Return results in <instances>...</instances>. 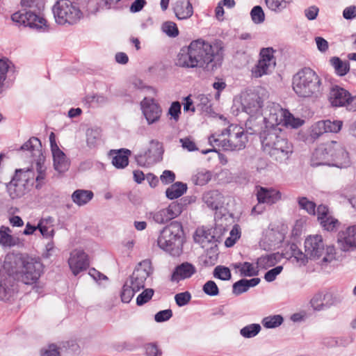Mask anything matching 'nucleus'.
Wrapping results in <instances>:
<instances>
[{"label": "nucleus", "instance_id": "9b49d317", "mask_svg": "<svg viewBox=\"0 0 356 356\" xmlns=\"http://www.w3.org/2000/svg\"><path fill=\"white\" fill-rule=\"evenodd\" d=\"M273 53L274 50L272 47L261 49L258 63L252 70L253 76L256 78L261 77L272 72L276 64Z\"/></svg>", "mask_w": 356, "mask_h": 356}, {"label": "nucleus", "instance_id": "cd10ccee", "mask_svg": "<svg viewBox=\"0 0 356 356\" xmlns=\"http://www.w3.org/2000/svg\"><path fill=\"white\" fill-rule=\"evenodd\" d=\"M285 254L289 255L290 258H293L300 265H305L308 261L306 252H302L298 245L294 243H289L286 245Z\"/></svg>", "mask_w": 356, "mask_h": 356}, {"label": "nucleus", "instance_id": "393cba45", "mask_svg": "<svg viewBox=\"0 0 356 356\" xmlns=\"http://www.w3.org/2000/svg\"><path fill=\"white\" fill-rule=\"evenodd\" d=\"M310 302L314 310L320 311L329 308L334 304L333 294L332 292L318 293L312 298Z\"/></svg>", "mask_w": 356, "mask_h": 356}, {"label": "nucleus", "instance_id": "1a4fd4ad", "mask_svg": "<svg viewBox=\"0 0 356 356\" xmlns=\"http://www.w3.org/2000/svg\"><path fill=\"white\" fill-rule=\"evenodd\" d=\"M163 149L158 140H152L147 149L136 154L137 163L143 167H149L161 161L163 159Z\"/></svg>", "mask_w": 356, "mask_h": 356}, {"label": "nucleus", "instance_id": "39448f33", "mask_svg": "<svg viewBox=\"0 0 356 356\" xmlns=\"http://www.w3.org/2000/svg\"><path fill=\"white\" fill-rule=\"evenodd\" d=\"M184 231L182 225L173 221L165 227L157 239L159 247L173 257H178L182 252Z\"/></svg>", "mask_w": 356, "mask_h": 356}, {"label": "nucleus", "instance_id": "e433bc0d", "mask_svg": "<svg viewBox=\"0 0 356 356\" xmlns=\"http://www.w3.org/2000/svg\"><path fill=\"white\" fill-rule=\"evenodd\" d=\"M87 146L92 149L97 147L102 140V130L98 127L88 128L86 132Z\"/></svg>", "mask_w": 356, "mask_h": 356}, {"label": "nucleus", "instance_id": "ddd939ff", "mask_svg": "<svg viewBox=\"0 0 356 356\" xmlns=\"http://www.w3.org/2000/svg\"><path fill=\"white\" fill-rule=\"evenodd\" d=\"M183 204L177 202H172L167 208L149 213V218L158 224H165L181 214Z\"/></svg>", "mask_w": 356, "mask_h": 356}, {"label": "nucleus", "instance_id": "6e6d98bb", "mask_svg": "<svg viewBox=\"0 0 356 356\" xmlns=\"http://www.w3.org/2000/svg\"><path fill=\"white\" fill-rule=\"evenodd\" d=\"M204 293L210 296H216L219 294V289L213 280L207 281L202 287Z\"/></svg>", "mask_w": 356, "mask_h": 356}, {"label": "nucleus", "instance_id": "f3484780", "mask_svg": "<svg viewBox=\"0 0 356 356\" xmlns=\"http://www.w3.org/2000/svg\"><path fill=\"white\" fill-rule=\"evenodd\" d=\"M305 252L310 259H319L325 252V244L321 235L308 236L305 241Z\"/></svg>", "mask_w": 356, "mask_h": 356}, {"label": "nucleus", "instance_id": "7c9ffc66", "mask_svg": "<svg viewBox=\"0 0 356 356\" xmlns=\"http://www.w3.org/2000/svg\"><path fill=\"white\" fill-rule=\"evenodd\" d=\"M193 238L196 243L204 248L206 243H213L215 236H211V228L202 227L196 229Z\"/></svg>", "mask_w": 356, "mask_h": 356}, {"label": "nucleus", "instance_id": "0e129e2a", "mask_svg": "<svg viewBox=\"0 0 356 356\" xmlns=\"http://www.w3.org/2000/svg\"><path fill=\"white\" fill-rule=\"evenodd\" d=\"M172 316V311L170 309L159 311L154 315V320L157 323L167 321Z\"/></svg>", "mask_w": 356, "mask_h": 356}, {"label": "nucleus", "instance_id": "c9c22d12", "mask_svg": "<svg viewBox=\"0 0 356 356\" xmlns=\"http://www.w3.org/2000/svg\"><path fill=\"white\" fill-rule=\"evenodd\" d=\"M280 259V256L278 253H273L266 254L259 257L257 259L256 264L257 265L259 270L260 269L266 270L270 267L274 266Z\"/></svg>", "mask_w": 356, "mask_h": 356}, {"label": "nucleus", "instance_id": "412c9836", "mask_svg": "<svg viewBox=\"0 0 356 356\" xmlns=\"http://www.w3.org/2000/svg\"><path fill=\"white\" fill-rule=\"evenodd\" d=\"M196 268L189 262H183L177 266L170 277L172 282H179L181 280L191 277L196 273Z\"/></svg>", "mask_w": 356, "mask_h": 356}, {"label": "nucleus", "instance_id": "338daca9", "mask_svg": "<svg viewBox=\"0 0 356 356\" xmlns=\"http://www.w3.org/2000/svg\"><path fill=\"white\" fill-rule=\"evenodd\" d=\"M343 17L347 21H352L356 18V6L351 5L346 7L342 13Z\"/></svg>", "mask_w": 356, "mask_h": 356}, {"label": "nucleus", "instance_id": "c03bdc74", "mask_svg": "<svg viewBox=\"0 0 356 356\" xmlns=\"http://www.w3.org/2000/svg\"><path fill=\"white\" fill-rule=\"evenodd\" d=\"M10 232L8 227H1L0 229V244L3 246L13 247L17 244V239L10 234Z\"/></svg>", "mask_w": 356, "mask_h": 356}, {"label": "nucleus", "instance_id": "2f4dec72", "mask_svg": "<svg viewBox=\"0 0 356 356\" xmlns=\"http://www.w3.org/2000/svg\"><path fill=\"white\" fill-rule=\"evenodd\" d=\"M42 144L40 140L36 137H31L28 141L21 146V149L26 150L31 152L33 160L35 158L40 157L42 155Z\"/></svg>", "mask_w": 356, "mask_h": 356}, {"label": "nucleus", "instance_id": "3c124183", "mask_svg": "<svg viewBox=\"0 0 356 356\" xmlns=\"http://www.w3.org/2000/svg\"><path fill=\"white\" fill-rule=\"evenodd\" d=\"M303 124V120L296 118L289 111L286 110V118H284L283 126L296 129Z\"/></svg>", "mask_w": 356, "mask_h": 356}, {"label": "nucleus", "instance_id": "4c0bfd02", "mask_svg": "<svg viewBox=\"0 0 356 356\" xmlns=\"http://www.w3.org/2000/svg\"><path fill=\"white\" fill-rule=\"evenodd\" d=\"M187 184L181 181H177L169 186L165 191V195L170 200H174L181 197L187 191Z\"/></svg>", "mask_w": 356, "mask_h": 356}, {"label": "nucleus", "instance_id": "dca6fc26", "mask_svg": "<svg viewBox=\"0 0 356 356\" xmlns=\"http://www.w3.org/2000/svg\"><path fill=\"white\" fill-rule=\"evenodd\" d=\"M264 101L257 92L244 95L242 99V108L250 116L262 115Z\"/></svg>", "mask_w": 356, "mask_h": 356}, {"label": "nucleus", "instance_id": "e2e57ef3", "mask_svg": "<svg viewBox=\"0 0 356 356\" xmlns=\"http://www.w3.org/2000/svg\"><path fill=\"white\" fill-rule=\"evenodd\" d=\"M283 270L282 266H277L269 270L264 275V279L266 282H271L276 279V277L281 273Z\"/></svg>", "mask_w": 356, "mask_h": 356}, {"label": "nucleus", "instance_id": "5fc2aeb1", "mask_svg": "<svg viewBox=\"0 0 356 356\" xmlns=\"http://www.w3.org/2000/svg\"><path fill=\"white\" fill-rule=\"evenodd\" d=\"M250 16L254 24H261L265 20V14L260 6H255L252 8Z\"/></svg>", "mask_w": 356, "mask_h": 356}, {"label": "nucleus", "instance_id": "f8f14e48", "mask_svg": "<svg viewBox=\"0 0 356 356\" xmlns=\"http://www.w3.org/2000/svg\"><path fill=\"white\" fill-rule=\"evenodd\" d=\"M152 273V263L149 259H145L140 262L135 268L132 275L129 277V284L136 291H140L145 286L147 278Z\"/></svg>", "mask_w": 356, "mask_h": 356}, {"label": "nucleus", "instance_id": "864d4df0", "mask_svg": "<svg viewBox=\"0 0 356 356\" xmlns=\"http://www.w3.org/2000/svg\"><path fill=\"white\" fill-rule=\"evenodd\" d=\"M162 31L171 38H175L179 35L177 24L171 21H167L162 24Z\"/></svg>", "mask_w": 356, "mask_h": 356}, {"label": "nucleus", "instance_id": "09e8293b", "mask_svg": "<svg viewBox=\"0 0 356 356\" xmlns=\"http://www.w3.org/2000/svg\"><path fill=\"white\" fill-rule=\"evenodd\" d=\"M265 3L270 10L280 13L287 7L289 2L286 0H265Z\"/></svg>", "mask_w": 356, "mask_h": 356}, {"label": "nucleus", "instance_id": "a18cd8bd", "mask_svg": "<svg viewBox=\"0 0 356 356\" xmlns=\"http://www.w3.org/2000/svg\"><path fill=\"white\" fill-rule=\"evenodd\" d=\"M297 202L300 209L305 211L309 215H316V204L315 202L310 201L307 197H298Z\"/></svg>", "mask_w": 356, "mask_h": 356}, {"label": "nucleus", "instance_id": "c85d7f7f", "mask_svg": "<svg viewBox=\"0 0 356 356\" xmlns=\"http://www.w3.org/2000/svg\"><path fill=\"white\" fill-rule=\"evenodd\" d=\"M54 160V169L58 172H65L68 170L70 161L65 153L60 149L51 151Z\"/></svg>", "mask_w": 356, "mask_h": 356}, {"label": "nucleus", "instance_id": "9d476101", "mask_svg": "<svg viewBox=\"0 0 356 356\" xmlns=\"http://www.w3.org/2000/svg\"><path fill=\"white\" fill-rule=\"evenodd\" d=\"M286 118V109L282 108L278 104L271 103L267 106L264 115L260 121H264V129H281Z\"/></svg>", "mask_w": 356, "mask_h": 356}, {"label": "nucleus", "instance_id": "052dcab7", "mask_svg": "<svg viewBox=\"0 0 356 356\" xmlns=\"http://www.w3.org/2000/svg\"><path fill=\"white\" fill-rule=\"evenodd\" d=\"M168 113L171 118L177 122L181 114V104L179 102H173L168 109Z\"/></svg>", "mask_w": 356, "mask_h": 356}, {"label": "nucleus", "instance_id": "72a5a7b5", "mask_svg": "<svg viewBox=\"0 0 356 356\" xmlns=\"http://www.w3.org/2000/svg\"><path fill=\"white\" fill-rule=\"evenodd\" d=\"M94 194L92 191L77 189L73 192L71 198L74 204L81 207L86 204L93 198Z\"/></svg>", "mask_w": 356, "mask_h": 356}, {"label": "nucleus", "instance_id": "a211bd4d", "mask_svg": "<svg viewBox=\"0 0 356 356\" xmlns=\"http://www.w3.org/2000/svg\"><path fill=\"white\" fill-rule=\"evenodd\" d=\"M140 107L148 124H152L159 120L162 109L154 99L145 97L140 102Z\"/></svg>", "mask_w": 356, "mask_h": 356}, {"label": "nucleus", "instance_id": "473e14b6", "mask_svg": "<svg viewBox=\"0 0 356 356\" xmlns=\"http://www.w3.org/2000/svg\"><path fill=\"white\" fill-rule=\"evenodd\" d=\"M232 266L234 269H238L242 277H253L259 275V269L257 264L254 266L252 263L245 261L232 264Z\"/></svg>", "mask_w": 356, "mask_h": 356}, {"label": "nucleus", "instance_id": "6e6552de", "mask_svg": "<svg viewBox=\"0 0 356 356\" xmlns=\"http://www.w3.org/2000/svg\"><path fill=\"white\" fill-rule=\"evenodd\" d=\"M34 184V171L32 169H17L9 183L7 192L12 199L19 198L29 191V186Z\"/></svg>", "mask_w": 356, "mask_h": 356}, {"label": "nucleus", "instance_id": "58836bf2", "mask_svg": "<svg viewBox=\"0 0 356 356\" xmlns=\"http://www.w3.org/2000/svg\"><path fill=\"white\" fill-rule=\"evenodd\" d=\"M131 151L127 149H120L115 152V155L113 157L112 164L116 168H124L129 164V156Z\"/></svg>", "mask_w": 356, "mask_h": 356}, {"label": "nucleus", "instance_id": "f257e3e1", "mask_svg": "<svg viewBox=\"0 0 356 356\" xmlns=\"http://www.w3.org/2000/svg\"><path fill=\"white\" fill-rule=\"evenodd\" d=\"M223 58L224 47L221 41L211 44L200 38L180 49L175 64L181 67L202 68L211 72L222 65Z\"/></svg>", "mask_w": 356, "mask_h": 356}, {"label": "nucleus", "instance_id": "7ed1b4c3", "mask_svg": "<svg viewBox=\"0 0 356 356\" xmlns=\"http://www.w3.org/2000/svg\"><path fill=\"white\" fill-rule=\"evenodd\" d=\"M247 142L248 136L243 128L236 124H230L220 134L215 133L210 136L209 143L214 149L202 150V153L207 154L212 151L216 152V147L224 151H239L245 148Z\"/></svg>", "mask_w": 356, "mask_h": 356}, {"label": "nucleus", "instance_id": "6ab92c4d", "mask_svg": "<svg viewBox=\"0 0 356 356\" xmlns=\"http://www.w3.org/2000/svg\"><path fill=\"white\" fill-rule=\"evenodd\" d=\"M334 131V122L330 120H319L314 123L310 129L309 135L304 139L305 143H313L324 134Z\"/></svg>", "mask_w": 356, "mask_h": 356}, {"label": "nucleus", "instance_id": "4468645a", "mask_svg": "<svg viewBox=\"0 0 356 356\" xmlns=\"http://www.w3.org/2000/svg\"><path fill=\"white\" fill-rule=\"evenodd\" d=\"M42 271V264L33 259L23 261V267L19 279L25 284H32L37 282Z\"/></svg>", "mask_w": 356, "mask_h": 356}, {"label": "nucleus", "instance_id": "b1692460", "mask_svg": "<svg viewBox=\"0 0 356 356\" xmlns=\"http://www.w3.org/2000/svg\"><path fill=\"white\" fill-rule=\"evenodd\" d=\"M314 155L318 159L322 161L319 164L334 166V163L327 162L332 161L334 156V140H331L330 143L323 144L320 146L316 149Z\"/></svg>", "mask_w": 356, "mask_h": 356}, {"label": "nucleus", "instance_id": "423d86ee", "mask_svg": "<svg viewBox=\"0 0 356 356\" xmlns=\"http://www.w3.org/2000/svg\"><path fill=\"white\" fill-rule=\"evenodd\" d=\"M21 4L24 8H31L35 6V0H21ZM11 19L18 25L42 31H45L47 28V21L44 17L32 10H26V8L13 13Z\"/></svg>", "mask_w": 356, "mask_h": 356}, {"label": "nucleus", "instance_id": "aec40b11", "mask_svg": "<svg viewBox=\"0 0 356 356\" xmlns=\"http://www.w3.org/2000/svg\"><path fill=\"white\" fill-rule=\"evenodd\" d=\"M68 264L72 273L76 275L89 266L88 255L83 250H75L70 253Z\"/></svg>", "mask_w": 356, "mask_h": 356}, {"label": "nucleus", "instance_id": "20e7f679", "mask_svg": "<svg viewBox=\"0 0 356 356\" xmlns=\"http://www.w3.org/2000/svg\"><path fill=\"white\" fill-rule=\"evenodd\" d=\"M321 79L309 67H304L293 77L292 86L296 94L303 98L317 97L322 90Z\"/></svg>", "mask_w": 356, "mask_h": 356}, {"label": "nucleus", "instance_id": "0eeeda50", "mask_svg": "<svg viewBox=\"0 0 356 356\" xmlns=\"http://www.w3.org/2000/svg\"><path fill=\"white\" fill-rule=\"evenodd\" d=\"M52 10L56 22L60 25H74L83 17V13L76 4L69 0L57 1Z\"/></svg>", "mask_w": 356, "mask_h": 356}, {"label": "nucleus", "instance_id": "4d7b16f0", "mask_svg": "<svg viewBox=\"0 0 356 356\" xmlns=\"http://www.w3.org/2000/svg\"><path fill=\"white\" fill-rule=\"evenodd\" d=\"M154 290L152 289H146L141 293H140L136 298V304L138 306H142L150 300L154 295Z\"/></svg>", "mask_w": 356, "mask_h": 356}, {"label": "nucleus", "instance_id": "c756f323", "mask_svg": "<svg viewBox=\"0 0 356 356\" xmlns=\"http://www.w3.org/2000/svg\"><path fill=\"white\" fill-rule=\"evenodd\" d=\"M316 213H317L318 220H320L324 229L330 232L334 230V218L327 217L328 208L325 205L320 204L316 208Z\"/></svg>", "mask_w": 356, "mask_h": 356}, {"label": "nucleus", "instance_id": "8fccbe9b", "mask_svg": "<svg viewBox=\"0 0 356 356\" xmlns=\"http://www.w3.org/2000/svg\"><path fill=\"white\" fill-rule=\"evenodd\" d=\"M131 286H132L129 284V282H126L123 285L120 296L122 301L124 303H129L133 298L135 293L138 291Z\"/></svg>", "mask_w": 356, "mask_h": 356}, {"label": "nucleus", "instance_id": "4be33fe9", "mask_svg": "<svg viewBox=\"0 0 356 356\" xmlns=\"http://www.w3.org/2000/svg\"><path fill=\"white\" fill-rule=\"evenodd\" d=\"M282 197L281 193L273 188H266L262 186L257 188V199L259 204H273L278 202Z\"/></svg>", "mask_w": 356, "mask_h": 356}, {"label": "nucleus", "instance_id": "79ce46f5", "mask_svg": "<svg viewBox=\"0 0 356 356\" xmlns=\"http://www.w3.org/2000/svg\"><path fill=\"white\" fill-rule=\"evenodd\" d=\"M10 279L0 280V299L2 300H8L15 293V286Z\"/></svg>", "mask_w": 356, "mask_h": 356}, {"label": "nucleus", "instance_id": "a19ab883", "mask_svg": "<svg viewBox=\"0 0 356 356\" xmlns=\"http://www.w3.org/2000/svg\"><path fill=\"white\" fill-rule=\"evenodd\" d=\"M262 115L250 116L245 122V127L247 129L250 130V134H254L257 132L259 134L264 130L263 125H264V121H260Z\"/></svg>", "mask_w": 356, "mask_h": 356}, {"label": "nucleus", "instance_id": "69168bd1", "mask_svg": "<svg viewBox=\"0 0 356 356\" xmlns=\"http://www.w3.org/2000/svg\"><path fill=\"white\" fill-rule=\"evenodd\" d=\"M9 65L6 60H0V92H2L3 82L6 79V74L8 71Z\"/></svg>", "mask_w": 356, "mask_h": 356}, {"label": "nucleus", "instance_id": "5701e85b", "mask_svg": "<svg viewBox=\"0 0 356 356\" xmlns=\"http://www.w3.org/2000/svg\"><path fill=\"white\" fill-rule=\"evenodd\" d=\"M173 12L178 19H186L193 14V8L189 0H177L172 4Z\"/></svg>", "mask_w": 356, "mask_h": 356}, {"label": "nucleus", "instance_id": "ea45409f", "mask_svg": "<svg viewBox=\"0 0 356 356\" xmlns=\"http://www.w3.org/2000/svg\"><path fill=\"white\" fill-rule=\"evenodd\" d=\"M53 219L51 217L46 218H41L38 225L37 229H38L44 238H52L54 236V229L51 227L49 225L52 223Z\"/></svg>", "mask_w": 356, "mask_h": 356}, {"label": "nucleus", "instance_id": "bb28decb", "mask_svg": "<svg viewBox=\"0 0 356 356\" xmlns=\"http://www.w3.org/2000/svg\"><path fill=\"white\" fill-rule=\"evenodd\" d=\"M203 201L211 210H218L223 205V196L218 191L213 190L204 194Z\"/></svg>", "mask_w": 356, "mask_h": 356}, {"label": "nucleus", "instance_id": "603ef678", "mask_svg": "<svg viewBox=\"0 0 356 356\" xmlns=\"http://www.w3.org/2000/svg\"><path fill=\"white\" fill-rule=\"evenodd\" d=\"M213 276L220 280H229L232 277L230 270L228 267L218 266L214 268Z\"/></svg>", "mask_w": 356, "mask_h": 356}, {"label": "nucleus", "instance_id": "37998d69", "mask_svg": "<svg viewBox=\"0 0 356 356\" xmlns=\"http://www.w3.org/2000/svg\"><path fill=\"white\" fill-rule=\"evenodd\" d=\"M350 64L348 60H343L335 56V74L343 77L350 72Z\"/></svg>", "mask_w": 356, "mask_h": 356}, {"label": "nucleus", "instance_id": "49530a36", "mask_svg": "<svg viewBox=\"0 0 356 356\" xmlns=\"http://www.w3.org/2000/svg\"><path fill=\"white\" fill-rule=\"evenodd\" d=\"M261 327L259 323L249 324L240 330V334L246 339L253 338L261 331Z\"/></svg>", "mask_w": 356, "mask_h": 356}, {"label": "nucleus", "instance_id": "bf43d9fd", "mask_svg": "<svg viewBox=\"0 0 356 356\" xmlns=\"http://www.w3.org/2000/svg\"><path fill=\"white\" fill-rule=\"evenodd\" d=\"M146 356H162L163 352L156 343H149L145 346Z\"/></svg>", "mask_w": 356, "mask_h": 356}, {"label": "nucleus", "instance_id": "f03ea898", "mask_svg": "<svg viewBox=\"0 0 356 356\" xmlns=\"http://www.w3.org/2000/svg\"><path fill=\"white\" fill-rule=\"evenodd\" d=\"M260 140L264 151L279 163L287 161L293 152L292 143L285 137L282 129L263 130Z\"/></svg>", "mask_w": 356, "mask_h": 356}, {"label": "nucleus", "instance_id": "f704fd0d", "mask_svg": "<svg viewBox=\"0 0 356 356\" xmlns=\"http://www.w3.org/2000/svg\"><path fill=\"white\" fill-rule=\"evenodd\" d=\"M351 165L349 152L344 148L335 149V168H347Z\"/></svg>", "mask_w": 356, "mask_h": 356}, {"label": "nucleus", "instance_id": "680f3d73", "mask_svg": "<svg viewBox=\"0 0 356 356\" xmlns=\"http://www.w3.org/2000/svg\"><path fill=\"white\" fill-rule=\"evenodd\" d=\"M37 170L38 175L35 177H34V181L35 180L37 183L35 188L37 189H40L43 185V180L45 179V172L39 161H37Z\"/></svg>", "mask_w": 356, "mask_h": 356}, {"label": "nucleus", "instance_id": "a878e982", "mask_svg": "<svg viewBox=\"0 0 356 356\" xmlns=\"http://www.w3.org/2000/svg\"><path fill=\"white\" fill-rule=\"evenodd\" d=\"M352 98L350 92L335 83V109L345 107L349 111V105Z\"/></svg>", "mask_w": 356, "mask_h": 356}, {"label": "nucleus", "instance_id": "2eb2a0df", "mask_svg": "<svg viewBox=\"0 0 356 356\" xmlns=\"http://www.w3.org/2000/svg\"><path fill=\"white\" fill-rule=\"evenodd\" d=\"M337 242L343 252L356 250V224L348 226L345 230L339 231L337 236Z\"/></svg>", "mask_w": 356, "mask_h": 356}, {"label": "nucleus", "instance_id": "13d9d810", "mask_svg": "<svg viewBox=\"0 0 356 356\" xmlns=\"http://www.w3.org/2000/svg\"><path fill=\"white\" fill-rule=\"evenodd\" d=\"M191 294L188 291H184L177 293L175 296V300L179 307H184L191 300Z\"/></svg>", "mask_w": 356, "mask_h": 356}, {"label": "nucleus", "instance_id": "774afa93", "mask_svg": "<svg viewBox=\"0 0 356 356\" xmlns=\"http://www.w3.org/2000/svg\"><path fill=\"white\" fill-rule=\"evenodd\" d=\"M179 143L181 144V147L184 149H187L188 152L197 150V147L195 142L188 137L180 138Z\"/></svg>", "mask_w": 356, "mask_h": 356}, {"label": "nucleus", "instance_id": "de8ad7c7", "mask_svg": "<svg viewBox=\"0 0 356 356\" xmlns=\"http://www.w3.org/2000/svg\"><path fill=\"white\" fill-rule=\"evenodd\" d=\"M283 321V317L280 314H277L264 317L261 321V323L264 327L273 329L279 327Z\"/></svg>", "mask_w": 356, "mask_h": 356}]
</instances>
